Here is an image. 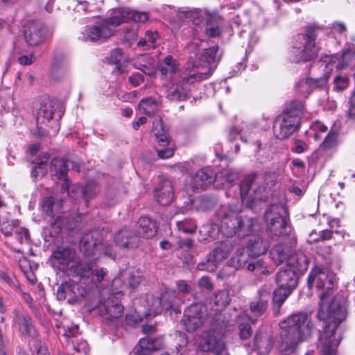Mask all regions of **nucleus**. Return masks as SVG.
<instances>
[{
  "label": "nucleus",
  "instance_id": "f257e3e1",
  "mask_svg": "<svg viewBox=\"0 0 355 355\" xmlns=\"http://www.w3.org/2000/svg\"><path fill=\"white\" fill-rule=\"evenodd\" d=\"M53 267L70 278L61 284L57 291L59 300L67 299L69 304L78 302L98 286L107 275L105 268H95L92 261L81 259L70 248H58L51 255Z\"/></svg>",
  "mask_w": 355,
  "mask_h": 355
},
{
  "label": "nucleus",
  "instance_id": "f03ea898",
  "mask_svg": "<svg viewBox=\"0 0 355 355\" xmlns=\"http://www.w3.org/2000/svg\"><path fill=\"white\" fill-rule=\"evenodd\" d=\"M218 46L205 49L200 59L187 63L188 76L182 78L181 85H171L166 91L170 101H181L187 99L193 84L208 79L216 67Z\"/></svg>",
  "mask_w": 355,
  "mask_h": 355
},
{
  "label": "nucleus",
  "instance_id": "7ed1b4c3",
  "mask_svg": "<svg viewBox=\"0 0 355 355\" xmlns=\"http://www.w3.org/2000/svg\"><path fill=\"white\" fill-rule=\"evenodd\" d=\"M327 275L320 268H315L311 270L308 277L309 288L315 286L318 288H327V291L320 294V309L318 318L321 320H325L327 323L324 329V334H329V330L336 331L339 324L345 320L346 310L340 302L334 297L330 304H327L324 300L329 291L331 289V283L327 280Z\"/></svg>",
  "mask_w": 355,
  "mask_h": 355
},
{
  "label": "nucleus",
  "instance_id": "20e7f679",
  "mask_svg": "<svg viewBox=\"0 0 355 355\" xmlns=\"http://www.w3.org/2000/svg\"><path fill=\"white\" fill-rule=\"evenodd\" d=\"M148 14L139 12L128 8L112 10L110 17L91 26H87L81 33L79 39L85 42H96L110 37L114 35L116 28L123 23L132 20L135 22H146Z\"/></svg>",
  "mask_w": 355,
  "mask_h": 355
},
{
  "label": "nucleus",
  "instance_id": "39448f33",
  "mask_svg": "<svg viewBox=\"0 0 355 355\" xmlns=\"http://www.w3.org/2000/svg\"><path fill=\"white\" fill-rule=\"evenodd\" d=\"M237 210L238 209L233 210L230 207L222 206L216 214L220 220V225H203L200 232H209L211 228L212 231L209 234L211 238H214L219 232L227 237H232L236 234L239 237L248 235L254 230L255 222L252 218L240 216Z\"/></svg>",
  "mask_w": 355,
  "mask_h": 355
},
{
  "label": "nucleus",
  "instance_id": "423d86ee",
  "mask_svg": "<svg viewBox=\"0 0 355 355\" xmlns=\"http://www.w3.org/2000/svg\"><path fill=\"white\" fill-rule=\"evenodd\" d=\"M280 349H293L299 343L311 336L313 324L305 313H294L279 322Z\"/></svg>",
  "mask_w": 355,
  "mask_h": 355
},
{
  "label": "nucleus",
  "instance_id": "0eeeda50",
  "mask_svg": "<svg viewBox=\"0 0 355 355\" xmlns=\"http://www.w3.org/2000/svg\"><path fill=\"white\" fill-rule=\"evenodd\" d=\"M303 112L304 104L302 101H291L275 121L273 130L276 137L279 139H286L297 130Z\"/></svg>",
  "mask_w": 355,
  "mask_h": 355
},
{
  "label": "nucleus",
  "instance_id": "6e6552de",
  "mask_svg": "<svg viewBox=\"0 0 355 355\" xmlns=\"http://www.w3.org/2000/svg\"><path fill=\"white\" fill-rule=\"evenodd\" d=\"M321 29L313 26H309L305 34L297 36L296 44L291 50L290 58L293 62L309 61L315 58L318 52L315 40Z\"/></svg>",
  "mask_w": 355,
  "mask_h": 355
},
{
  "label": "nucleus",
  "instance_id": "1a4fd4ad",
  "mask_svg": "<svg viewBox=\"0 0 355 355\" xmlns=\"http://www.w3.org/2000/svg\"><path fill=\"white\" fill-rule=\"evenodd\" d=\"M240 193L242 202L248 207H252L258 201H264L268 197V190L263 184V178L250 174L241 182Z\"/></svg>",
  "mask_w": 355,
  "mask_h": 355
},
{
  "label": "nucleus",
  "instance_id": "9d476101",
  "mask_svg": "<svg viewBox=\"0 0 355 355\" xmlns=\"http://www.w3.org/2000/svg\"><path fill=\"white\" fill-rule=\"evenodd\" d=\"M80 250L87 257L100 253L110 257L114 255L112 247L103 241L102 233L97 230L87 232L82 236Z\"/></svg>",
  "mask_w": 355,
  "mask_h": 355
},
{
  "label": "nucleus",
  "instance_id": "9b49d317",
  "mask_svg": "<svg viewBox=\"0 0 355 355\" xmlns=\"http://www.w3.org/2000/svg\"><path fill=\"white\" fill-rule=\"evenodd\" d=\"M55 105L52 101H46L41 103L37 114V134L40 137L55 135L60 129L58 120L53 119Z\"/></svg>",
  "mask_w": 355,
  "mask_h": 355
},
{
  "label": "nucleus",
  "instance_id": "f8f14e48",
  "mask_svg": "<svg viewBox=\"0 0 355 355\" xmlns=\"http://www.w3.org/2000/svg\"><path fill=\"white\" fill-rule=\"evenodd\" d=\"M209 315L205 305L196 303L185 309L181 322L187 331L192 332L201 327Z\"/></svg>",
  "mask_w": 355,
  "mask_h": 355
},
{
  "label": "nucleus",
  "instance_id": "ddd939ff",
  "mask_svg": "<svg viewBox=\"0 0 355 355\" xmlns=\"http://www.w3.org/2000/svg\"><path fill=\"white\" fill-rule=\"evenodd\" d=\"M177 293L175 290L166 289L160 297L155 298L153 295H148L144 305L146 310L144 312L145 316L154 317L160 313L163 309L172 306Z\"/></svg>",
  "mask_w": 355,
  "mask_h": 355
},
{
  "label": "nucleus",
  "instance_id": "4468645a",
  "mask_svg": "<svg viewBox=\"0 0 355 355\" xmlns=\"http://www.w3.org/2000/svg\"><path fill=\"white\" fill-rule=\"evenodd\" d=\"M270 293L269 289L266 287L261 288L259 291L258 297L250 303V314L241 313V319H244L246 317L252 323H255L261 318L266 313L268 302L270 297Z\"/></svg>",
  "mask_w": 355,
  "mask_h": 355
},
{
  "label": "nucleus",
  "instance_id": "2eb2a0df",
  "mask_svg": "<svg viewBox=\"0 0 355 355\" xmlns=\"http://www.w3.org/2000/svg\"><path fill=\"white\" fill-rule=\"evenodd\" d=\"M159 71L163 78H169V81L164 84V87L166 98L170 100L166 95L168 87L171 85L178 84L183 86V84L182 83V78L188 76L187 66L185 68L186 73L184 76H181L178 78H176L175 75L178 71H179V64L171 55H168L164 60V65L160 66Z\"/></svg>",
  "mask_w": 355,
  "mask_h": 355
},
{
  "label": "nucleus",
  "instance_id": "dca6fc26",
  "mask_svg": "<svg viewBox=\"0 0 355 355\" xmlns=\"http://www.w3.org/2000/svg\"><path fill=\"white\" fill-rule=\"evenodd\" d=\"M229 246L227 243H221L210 253L205 261L199 263L197 268L199 270L213 272L217 268L218 264L228 256Z\"/></svg>",
  "mask_w": 355,
  "mask_h": 355
},
{
  "label": "nucleus",
  "instance_id": "f3484780",
  "mask_svg": "<svg viewBox=\"0 0 355 355\" xmlns=\"http://www.w3.org/2000/svg\"><path fill=\"white\" fill-rule=\"evenodd\" d=\"M143 277L138 272H123L120 277L113 279L112 287L115 291V295H121L122 290L125 288L134 289L141 282Z\"/></svg>",
  "mask_w": 355,
  "mask_h": 355
},
{
  "label": "nucleus",
  "instance_id": "a211bd4d",
  "mask_svg": "<svg viewBox=\"0 0 355 355\" xmlns=\"http://www.w3.org/2000/svg\"><path fill=\"white\" fill-rule=\"evenodd\" d=\"M113 292H115L113 290ZM113 293L108 299L102 302L98 307V313L101 315L106 316L108 320H113L122 316L123 313V306L118 300L117 297H114Z\"/></svg>",
  "mask_w": 355,
  "mask_h": 355
},
{
  "label": "nucleus",
  "instance_id": "6ab92c4d",
  "mask_svg": "<svg viewBox=\"0 0 355 355\" xmlns=\"http://www.w3.org/2000/svg\"><path fill=\"white\" fill-rule=\"evenodd\" d=\"M98 192L97 185L94 181H89L85 187L74 185L67 193L71 198L83 200L84 205L87 207L89 201Z\"/></svg>",
  "mask_w": 355,
  "mask_h": 355
},
{
  "label": "nucleus",
  "instance_id": "aec40b11",
  "mask_svg": "<svg viewBox=\"0 0 355 355\" xmlns=\"http://www.w3.org/2000/svg\"><path fill=\"white\" fill-rule=\"evenodd\" d=\"M44 28L39 22L31 21L25 26L24 35L26 42L30 46H36L44 40Z\"/></svg>",
  "mask_w": 355,
  "mask_h": 355
},
{
  "label": "nucleus",
  "instance_id": "412c9836",
  "mask_svg": "<svg viewBox=\"0 0 355 355\" xmlns=\"http://www.w3.org/2000/svg\"><path fill=\"white\" fill-rule=\"evenodd\" d=\"M13 324L21 335L28 336L35 338L36 336V331L33 324L31 318L25 314L17 311H15V318Z\"/></svg>",
  "mask_w": 355,
  "mask_h": 355
},
{
  "label": "nucleus",
  "instance_id": "4be33fe9",
  "mask_svg": "<svg viewBox=\"0 0 355 355\" xmlns=\"http://www.w3.org/2000/svg\"><path fill=\"white\" fill-rule=\"evenodd\" d=\"M214 181H216L215 172L211 168H202L191 177V184L193 190L205 188L213 184Z\"/></svg>",
  "mask_w": 355,
  "mask_h": 355
},
{
  "label": "nucleus",
  "instance_id": "5701e85b",
  "mask_svg": "<svg viewBox=\"0 0 355 355\" xmlns=\"http://www.w3.org/2000/svg\"><path fill=\"white\" fill-rule=\"evenodd\" d=\"M155 198L157 202L162 205H169L173 198L172 183L169 180H164L154 190Z\"/></svg>",
  "mask_w": 355,
  "mask_h": 355
},
{
  "label": "nucleus",
  "instance_id": "b1692460",
  "mask_svg": "<svg viewBox=\"0 0 355 355\" xmlns=\"http://www.w3.org/2000/svg\"><path fill=\"white\" fill-rule=\"evenodd\" d=\"M50 170L51 175L58 180H62L64 182L62 185V189L67 190L69 188V183L67 180V161L62 158H54L51 162Z\"/></svg>",
  "mask_w": 355,
  "mask_h": 355
},
{
  "label": "nucleus",
  "instance_id": "393cba45",
  "mask_svg": "<svg viewBox=\"0 0 355 355\" xmlns=\"http://www.w3.org/2000/svg\"><path fill=\"white\" fill-rule=\"evenodd\" d=\"M296 271L291 269H281L276 275L277 286L285 289L293 291L297 285L298 279Z\"/></svg>",
  "mask_w": 355,
  "mask_h": 355
},
{
  "label": "nucleus",
  "instance_id": "a878e982",
  "mask_svg": "<svg viewBox=\"0 0 355 355\" xmlns=\"http://www.w3.org/2000/svg\"><path fill=\"white\" fill-rule=\"evenodd\" d=\"M336 331L329 330L328 334H324V331L322 335L320 336V342L322 346L320 349L321 355H336V349L339 345L342 338L339 336L336 338Z\"/></svg>",
  "mask_w": 355,
  "mask_h": 355
},
{
  "label": "nucleus",
  "instance_id": "bb28decb",
  "mask_svg": "<svg viewBox=\"0 0 355 355\" xmlns=\"http://www.w3.org/2000/svg\"><path fill=\"white\" fill-rule=\"evenodd\" d=\"M309 261L308 257L302 251L291 254L286 261L288 269L294 270L299 273H304L308 269Z\"/></svg>",
  "mask_w": 355,
  "mask_h": 355
},
{
  "label": "nucleus",
  "instance_id": "cd10ccee",
  "mask_svg": "<svg viewBox=\"0 0 355 355\" xmlns=\"http://www.w3.org/2000/svg\"><path fill=\"white\" fill-rule=\"evenodd\" d=\"M223 20L217 13H207L206 19V35L209 37H219L222 32Z\"/></svg>",
  "mask_w": 355,
  "mask_h": 355
},
{
  "label": "nucleus",
  "instance_id": "c85d7f7f",
  "mask_svg": "<svg viewBox=\"0 0 355 355\" xmlns=\"http://www.w3.org/2000/svg\"><path fill=\"white\" fill-rule=\"evenodd\" d=\"M116 245L123 248H135L137 246V236L129 229L121 230L114 237Z\"/></svg>",
  "mask_w": 355,
  "mask_h": 355
},
{
  "label": "nucleus",
  "instance_id": "c756f323",
  "mask_svg": "<svg viewBox=\"0 0 355 355\" xmlns=\"http://www.w3.org/2000/svg\"><path fill=\"white\" fill-rule=\"evenodd\" d=\"M268 230L275 236H282L288 235L291 232V226L288 220L287 216L279 218L274 222L267 225Z\"/></svg>",
  "mask_w": 355,
  "mask_h": 355
},
{
  "label": "nucleus",
  "instance_id": "7c9ffc66",
  "mask_svg": "<svg viewBox=\"0 0 355 355\" xmlns=\"http://www.w3.org/2000/svg\"><path fill=\"white\" fill-rule=\"evenodd\" d=\"M157 226L155 221L148 217H141L138 220V233L146 239L153 237L157 232Z\"/></svg>",
  "mask_w": 355,
  "mask_h": 355
},
{
  "label": "nucleus",
  "instance_id": "2f4dec72",
  "mask_svg": "<svg viewBox=\"0 0 355 355\" xmlns=\"http://www.w3.org/2000/svg\"><path fill=\"white\" fill-rule=\"evenodd\" d=\"M287 216V210L284 205L282 204H272L266 209L264 215L266 225L274 222L279 218Z\"/></svg>",
  "mask_w": 355,
  "mask_h": 355
},
{
  "label": "nucleus",
  "instance_id": "473e14b6",
  "mask_svg": "<svg viewBox=\"0 0 355 355\" xmlns=\"http://www.w3.org/2000/svg\"><path fill=\"white\" fill-rule=\"evenodd\" d=\"M293 291L289 289H285L279 286L274 291L272 297V306L275 314L279 315L280 309L288 297Z\"/></svg>",
  "mask_w": 355,
  "mask_h": 355
},
{
  "label": "nucleus",
  "instance_id": "72a5a7b5",
  "mask_svg": "<svg viewBox=\"0 0 355 355\" xmlns=\"http://www.w3.org/2000/svg\"><path fill=\"white\" fill-rule=\"evenodd\" d=\"M245 248L248 254L251 258H253L264 254L268 245L266 241L260 238H257L254 241L250 240L247 247Z\"/></svg>",
  "mask_w": 355,
  "mask_h": 355
},
{
  "label": "nucleus",
  "instance_id": "f704fd0d",
  "mask_svg": "<svg viewBox=\"0 0 355 355\" xmlns=\"http://www.w3.org/2000/svg\"><path fill=\"white\" fill-rule=\"evenodd\" d=\"M250 258L251 257L246 252L245 248L243 247L238 249L235 254L229 260L228 265L238 270L245 266Z\"/></svg>",
  "mask_w": 355,
  "mask_h": 355
},
{
  "label": "nucleus",
  "instance_id": "c9c22d12",
  "mask_svg": "<svg viewBox=\"0 0 355 355\" xmlns=\"http://www.w3.org/2000/svg\"><path fill=\"white\" fill-rule=\"evenodd\" d=\"M19 225L17 220H10L9 213L5 209L0 210V227L5 236L11 235L15 227Z\"/></svg>",
  "mask_w": 355,
  "mask_h": 355
},
{
  "label": "nucleus",
  "instance_id": "e433bc0d",
  "mask_svg": "<svg viewBox=\"0 0 355 355\" xmlns=\"http://www.w3.org/2000/svg\"><path fill=\"white\" fill-rule=\"evenodd\" d=\"M289 253L290 248L287 245L277 244L271 249L270 256L275 264L280 265L284 261H287Z\"/></svg>",
  "mask_w": 355,
  "mask_h": 355
},
{
  "label": "nucleus",
  "instance_id": "4c0bfd02",
  "mask_svg": "<svg viewBox=\"0 0 355 355\" xmlns=\"http://www.w3.org/2000/svg\"><path fill=\"white\" fill-rule=\"evenodd\" d=\"M216 181L221 182L223 187H230L238 179V173L232 168H225L218 174L215 173Z\"/></svg>",
  "mask_w": 355,
  "mask_h": 355
},
{
  "label": "nucleus",
  "instance_id": "58836bf2",
  "mask_svg": "<svg viewBox=\"0 0 355 355\" xmlns=\"http://www.w3.org/2000/svg\"><path fill=\"white\" fill-rule=\"evenodd\" d=\"M213 300L215 305L214 311L216 314H218L226 307L230 302L229 291L227 290L217 291L214 295Z\"/></svg>",
  "mask_w": 355,
  "mask_h": 355
},
{
  "label": "nucleus",
  "instance_id": "ea45409f",
  "mask_svg": "<svg viewBox=\"0 0 355 355\" xmlns=\"http://www.w3.org/2000/svg\"><path fill=\"white\" fill-rule=\"evenodd\" d=\"M68 68L69 62L66 56L60 55L54 58L51 71L53 76H57L65 73Z\"/></svg>",
  "mask_w": 355,
  "mask_h": 355
},
{
  "label": "nucleus",
  "instance_id": "a19ab883",
  "mask_svg": "<svg viewBox=\"0 0 355 355\" xmlns=\"http://www.w3.org/2000/svg\"><path fill=\"white\" fill-rule=\"evenodd\" d=\"M339 143L338 134L335 131H330L320 144V148L324 151L334 152Z\"/></svg>",
  "mask_w": 355,
  "mask_h": 355
},
{
  "label": "nucleus",
  "instance_id": "79ce46f5",
  "mask_svg": "<svg viewBox=\"0 0 355 355\" xmlns=\"http://www.w3.org/2000/svg\"><path fill=\"white\" fill-rule=\"evenodd\" d=\"M152 132L157 139L158 142L162 146L168 144V139L163 128L162 119L156 117L153 122Z\"/></svg>",
  "mask_w": 355,
  "mask_h": 355
},
{
  "label": "nucleus",
  "instance_id": "37998d69",
  "mask_svg": "<svg viewBox=\"0 0 355 355\" xmlns=\"http://www.w3.org/2000/svg\"><path fill=\"white\" fill-rule=\"evenodd\" d=\"M355 60V47L352 46L343 51L340 59L336 67L338 69H343Z\"/></svg>",
  "mask_w": 355,
  "mask_h": 355
},
{
  "label": "nucleus",
  "instance_id": "c03bdc74",
  "mask_svg": "<svg viewBox=\"0 0 355 355\" xmlns=\"http://www.w3.org/2000/svg\"><path fill=\"white\" fill-rule=\"evenodd\" d=\"M207 13H200V11L197 9H184L180 10L178 12V15L180 17H184L190 21H192L193 23L198 24L200 21H201L202 17L205 15L207 17Z\"/></svg>",
  "mask_w": 355,
  "mask_h": 355
},
{
  "label": "nucleus",
  "instance_id": "a18cd8bd",
  "mask_svg": "<svg viewBox=\"0 0 355 355\" xmlns=\"http://www.w3.org/2000/svg\"><path fill=\"white\" fill-rule=\"evenodd\" d=\"M257 132V128H255L252 125L246 126L245 128H242L241 131H239L236 128H232L229 135V138L230 140H235L236 137L239 135H241V139L244 142H246L247 140L245 139V137H249L253 133H256Z\"/></svg>",
  "mask_w": 355,
  "mask_h": 355
},
{
  "label": "nucleus",
  "instance_id": "49530a36",
  "mask_svg": "<svg viewBox=\"0 0 355 355\" xmlns=\"http://www.w3.org/2000/svg\"><path fill=\"white\" fill-rule=\"evenodd\" d=\"M157 102L151 98L143 99L139 104V109L147 115H153L157 110Z\"/></svg>",
  "mask_w": 355,
  "mask_h": 355
},
{
  "label": "nucleus",
  "instance_id": "de8ad7c7",
  "mask_svg": "<svg viewBox=\"0 0 355 355\" xmlns=\"http://www.w3.org/2000/svg\"><path fill=\"white\" fill-rule=\"evenodd\" d=\"M139 341L143 347H146L150 353L159 349L163 345V341L161 338H144L140 339Z\"/></svg>",
  "mask_w": 355,
  "mask_h": 355
},
{
  "label": "nucleus",
  "instance_id": "09e8293b",
  "mask_svg": "<svg viewBox=\"0 0 355 355\" xmlns=\"http://www.w3.org/2000/svg\"><path fill=\"white\" fill-rule=\"evenodd\" d=\"M246 317L244 319H241V314L239 316V335L241 339H247L252 335L251 324H252Z\"/></svg>",
  "mask_w": 355,
  "mask_h": 355
},
{
  "label": "nucleus",
  "instance_id": "8fccbe9b",
  "mask_svg": "<svg viewBox=\"0 0 355 355\" xmlns=\"http://www.w3.org/2000/svg\"><path fill=\"white\" fill-rule=\"evenodd\" d=\"M247 269L251 272H256L257 274H261L265 275L269 274L266 264L265 261L261 259L248 262L247 264Z\"/></svg>",
  "mask_w": 355,
  "mask_h": 355
},
{
  "label": "nucleus",
  "instance_id": "3c124183",
  "mask_svg": "<svg viewBox=\"0 0 355 355\" xmlns=\"http://www.w3.org/2000/svg\"><path fill=\"white\" fill-rule=\"evenodd\" d=\"M176 225L179 231L185 234H193L197 228L196 223L192 219L177 221Z\"/></svg>",
  "mask_w": 355,
  "mask_h": 355
},
{
  "label": "nucleus",
  "instance_id": "603ef678",
  "mask_svg": "<svg viewBox=\"0 0 355 355\" xmlns=\"http://www.w3.org/2000/svg\"><path fill=\"white\" fill-rule=\"evenodd\" d=\"M329 76L325 74L324 76L318 78H308V82L304 83L303 85L306 87H311L312 90L315 89H322L326 87L328 81Z\"/></svg>",
  "mask_w": 355,
  "mask_h": 355
},
{
  "label": "nucleus",
  "instance_id": "864d4df0",
  "mask_svg": "<svg viewBox=\"0 0 355 355\" xmlns=\"http://www.w3.org/2000/svg\"><path fill=\"white\" fill-rule=\"evenodd\" d=\"M124 60V55L123 54L122 50L120 49H116L113 50L110 54V62L116 64V68L121 73L123 72V69H121V62H122Z\"/></svg>",
  "mask_w": 355,
  "mask_h": 355
},
{
  "label": "nucleus",
  "instance_id": "5fc2aeb1",
  "mask_svg": "<svg viewBox=\"0 0 355 355\" xmlns=\"http://www.w3.org/2000/svg\"><path fill=\"white\" fill-rule=\"evenodd\" d=\"M311 130L314 132L313 137L314 139L317 141L320 138V135L321 133L326 132L328 130V128L321 122L317 121L311 125Z\"/></svg>",
  "mask_w": 355,
  "mask_h": 355
},
{
  "label": "nucleus",
  "instance_id": "6e6d98bb",
  "mask_svg": "<svg viewBox=\"0 0 355 355\" xmlns=\"http://www.w3.org/2000/svg\"><path fill=\"white\" fill-rule=\"evenodd\" d=\"M71 343L73 349L78 352H83L86 354L88 351V346L86 340L83 339H76V340H69Z\"/></svg>",
  "mask_w": 355,
  "mask_h": 355
},
{
  "label": "nucleus",
  "instance_id": "4d7b16f0",
  "mask_svg": "<svg viewBox=\"0 0 355 355\" xmlns=\"http://www.w3.org/2000/svg\"><path fill=\"white\" fill-rule=\"evenodd\" d=\"M349 78L347 77H343L338 76L334 78V89L336 91L341 92L345 89L348 86Z\"/></svg>",
  "mask_w": 355,
  "mask_h": 355
},
{
  "label": "nucleus",
  "instance_id": "13d9d810",
  "mask_svg": "<svg viewBox=\"0 0 355 355\" xmlns=\"http://www.w3.org/2000/svg\"><path fill=\"white\" fill-rule=\"evenodd\" d=\"M41 207L42 210L46 212L47 215L49 216H53V207H54V199L53 197H47L45 198L42 204Z\"/></svg>",
  "mask_w": 355,
  "mask_h": 355
},
{
  "label": "nucleus",
  "instance_id": "bf43d9fd",
  "mask_svg": "<svg viewBox=\"0 0 355 355\" xmlns=\"http://www.w3.org/2000/svg\"><path fill=\"white\" fill-rule=\"evenodd\" d=\"M74 10L76 12H92L94 9L92 6L87 1H78L76 6L74 8Z\"/></svg>",
  "mask_w": 355,
  "mask_h": 355
},
{
  "label": "nucleus",
  "instance_id": "052dcab7",
  "mask_svg": "<svg viewBox=\"0 0 355 355\" xmlns=\"http://www.w3.org/2000/svg\"><path fill=\"white\" fill-rule=\"evenodd\" d=\"M308 78L305 80H300L297 85H296V90L297 92L300 94L301 95L306 97L308 96L310 93L313 91L311 87H306L303 85L304 83H307Z\"/></svg>",
  "mask_w": 355,
  "mask_h": 355
},
{
  "label": "nucleus",
  "instance_id": "680f3d73",
  "mask_svg": "<svg viewBox=\"0 0 355 355\" xmlns=\"http://www.w3.org/2000/svg\"><path fill=\"white\" fill-rule=\"evenodd\" d=\"M308 146L304 141L297 139L294 141L292 150L296 153L300 154L305 152Z\"/></svg>",
  "mask_w": 355,
  "mask_h": 355
},
{
  "label": "nucleus",
  "instance_id": "e2e57ef3",
  "mask_svg": "<svg viewBox=\"0 0 355 355\" xmlns=\"http://www.w3.org/2000/svg\"><path fill=\"white\" fill-rule=\"evenodd\" d=\"M50 234L51 236H56L62 230V221L60 217H57L55 221L51 225Z\"/></svg>",
  "mask_w": 355,
  "mask_h": 355
},
{
  "label": "nucleus",
  "instance_id": "0e129e2a",
  "mask_svg": "<svg viewBox=\"0 0 355 355\" xmlns=\"http://www.w3.org/2000/svg\"><path fill=\"white\" fill-rule=\"evenodd\" d=\"M263 343L266 344L267 346L266 347V350L268 352L270 348L269 346V340L267 337L261 338L258 335H256L254 338V345L256 347L261 349L263 347Z\"/></svg>",
  "mask_w": 355,
  "mask_h": 355
},
{
  "label": "nucleus",
  "instance_id": "69168bd1",
  "mask_svg": "<svg viewBox=\"0 0 355 355\" xmlns=\"http://www.w3.org/2000/svg\"><path fill=\"white\" fill-rule=\"evenodd\" d=\"M17 239L21 243H28L29 242L30 236L28 230L26 228H20L19 232H17Z\"/></svg>",
  "mask_w": 355,
  "mask_h": 355
},
{
  "label": "nucleus",
  "instance_id": "338daca9",
  "mask_svg": "<svg viewBox=\"0 0 355 355\" xmlns=\"http://www.w3.org/2000/svg\"><path fill=\"white\" fill-rule=\"evenodd\" d=\"M128 80L133 87H137L143 83L144 76L140 73H135L128 78Z\"/></svg>",
  "mask_w": 355,
  "mask_h": 355
},
{
  "label": "nucleus",
  "instance_id": "774afa93",
  "mask_svg": "<svg viewBox=\"0 0 355 355\" xmlns=\"http://www.w3.org/2000/svg\"><path fill=\"white\" fill-rule=\"evenodd\" d=\"M157 153L159 157L162 159H168L173 155L174 150L171 148L157 149Z\"/></svg>",
  "mask_w": 355,
  "mask_h": 355
}]
</instances>
